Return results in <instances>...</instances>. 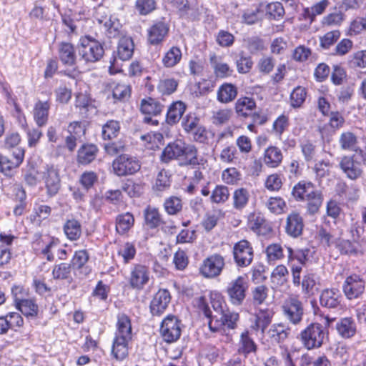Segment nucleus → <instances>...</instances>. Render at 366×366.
<instances>
[{"label":"nucleus","mask_w":366,"mask_h":366,"mask_svg":"<svg viewBox=\"0 0 366 366\" xmlns=\"http://www.w3.org/2000/svg\"><path fill=\"white\" fill-rule=\"evenodd\" d=\"M130 86L126 84H117L112 91L114 99L119 101H125L130 97Z\"/></svg>","instance_id":"e2e57ef3"},{"label":"nucleus","mask_w":366,"mask_h":366,"mask_svg":"<svg viewBox=\"0 0 366 366\" xmlns=\"http://www.w3.org/2000/svg\"><path fill=\"white\" fill-rule=\"evenodd\" d=\"M303 227L302 218L298 213L293 212L287 216L285 229L289 235L297 237L302 234Z\"/></svg>","instance_id":"a211bd4d"},{"label":"nucleus","mask_w":366,"mask_h":366,"mask_svg":"<svg viewBox=\"0 0 366 366\" xmlns=\"http://www.w3.org/2000/svg\"><path fill=\"white\" fill-rule=\"evenodd\" d=\"M350 64L353 67L366 68V50L355 52L351 56Z\"/></svg>","instance_id":"774afa93"},{"label":"nucleus","mask_w":366,"mask_h":366,"mask_svg":"<svg viewBox=\"0 0 366 366\" xmlns=\"http://www.w3.org/2000/svg\"><path fill=\"white\" fill-rule=\"evenodd\" d=\"M164 207L165 211L170 215L177 214L182 209V203L180 198L172 196L166 199Z\"/></svg>","instance_id":"6e6d98bb"},{"label":"nucleus","mask_w":366,"mask_h":366,"mask_svg":"<svg viewBox=\"0 0 366 366\" xmlns=\"http://www.w3.org/2000/svg\"><path fill=\"white\" fill-rule=\"evenodd\" d=\"M306 90L302 86L295 88L290 94L291 105L292 107H300L306 98Z\"/></svg>","instance_id":"0e129e2a"},{"label":"nucleus","mask_w":366,"mask_h":366,"mask_svg":"<svg viewBox=\"0 0 366 366\" xmlns=\"http://www.w3.org/2000/svg\"><path fill=\"white\" fill-rule=\"evenodd\" d=\"M200 119L194 114H188L183 119L182 126L184 131L191 134L201 124Z\"/></svg>","instance_id":"864d4df0"},{"label":"nucleus","mask_w":366,"mask_h":366,"mask_svg":"<svg viewBox=\"0 0 366 366\" xmlns=\"http://www.w3.org/2000/svg\"><path fill=\"white\" fill-rule=\"evenodd\" d=\"M134 216L126 212L119 214L116 218V230L119 234H126L134 225Z\"/></svg>","instance_id":"2f4dec72"},{"label":"nucleus","mask_w":366,"mask_h":366,"mask_svg":"<svg viewBox=\"0 0 366 366\" xmlns=\"http://www.w3.org/2000/svg\"><path fill=\"white\" fill-rule=\"evenodd\" d=\"M186 110L185 104L180 101L172 103L168 108L166 121L169 124L177 123Z\"/></svg>","instance_id":"c85d7f7f"},{"label":"nucleus","mask_w":366,"mask_h":366,"mask_svg":"<svg viewBox=\"0 0 366 366\" xmlns=\"http://www.w3.org/2000/svg\"><path fill=\"white\" fill-rule=\"evenodd\" d=\"M41 175V171L31 162H29L24 170V179L26 183L31 187L36 185Z\"/></svg>","instance_id":"37998d69"},{"label":"nucleus","mask_w":366,"mask_h":366,"mask_svg":"<svg viewBox=\"0 0 366 366\" xmlns=\"http://www.w3.org/2000/svg\"><path fill=\"white\" fill-rule=\"evenodd\" d=\"M98 148L94 144H84L78 150L77 162L87 165L94 161L98 153Z\"/></svg>","instance_id":"412c9836"},{"label":"nucleus","mask_w":366,"mask_h":366,"mask_svg":"<svg viewBox=\"0 0 366 366\" xmlns=\"http://www.w3.org/2000/svg\"><path fill=\"white\" fill-rule=\"evenodd\" d=\"M50 104L48 101H38L34 108V118L38 126L45 125L48 121Z\"/></svg>","instance_id":"bb28decb"},{"label":"nucleus","mask_w":366,"mask_h":366,"mask_svg":"<svg viewBox=\"0 0 366 366\" xmlns=\"http://www.w3.org/2000/svg\"><path fill=\"white\" fill-rule=\"evenodd\" d=\"M297 338L307 350L317 349L327 339V332L321 324L312 322L300 332Z\"/></svg>","instance_id":"7ed1b4c3"},{"label":"nucleus","mask_w":366,"mask_h":366,"mask_svg":"<svg viewBox=\"0 0 366 366\" xmlns=\"http://www.w3.org/2000/svg\"><path fill=\"white\" fill-rule=\"evenodd\" d=\"M269 289L265 285H258L252 290V302L254 305H262L268 296Z\"/></svg>","instance_id":"bf43d9fd"},{"label":"nucleus","mask_w":366,"mask_h":366,"mask_svg":"<svg viewBox=\"0 0 366 366\" xmlns=\"http://www.w3.org/2000/svg\"><path fill=\"white\" fill-rule=\"evenodd\" d=\"M120 129L119 122L115 120L107 122L102 127V135L104 139H111L117 136Z\"/></svg>","instance_id":"3c124183"},{"label":"nucleus","mask_w":366,"mask_h":366,"mask_svg":"<svg viewBox=\"0 0 366 366\" xmlns=\"http://www.w3.org/2000/svg\"><path fill=\"white\" fill-rule=\"evenodd\" d=\"M140 109L144 114L157 115L161 113L162 106L154 99L149 98L142 101Z\"/></svg>","instance_id":"8fccbe9b"},{"label":"nucleus","mask_w":366,"mask_h":366,"mask_svg":"<svg viewBox=\"0 0 366 366\" xmlns=\"http://www.w3.org/2000/svg\"><path fill=\"white\" fill-rule=\"evenodd\" d=\"M282 151L277 147H269L264 151L263 161L268 167L276 168L279 167L282 162Z\"/></svg>","instance_id":"b1692460"},{"label":"nucleus","mask_w":366,"mask_h":366,"mask_svg":"<svg viewBox=\"0 0 366 366\" xmlns=\"http://www.w3.org/2000/svg\"><path fill=\"white\" fill-rule=\"evenodd\" d=\"M171 301L169 292L165 289L159 290L153 297L150 302V311L152 315H162L168 307Z\"/></svg>","instance_id":"4468645a"},{"label":"nucleus","mask_w":366,"mask_h":366,"mask_svg":"<svg viewBox=\"0 0 366 366\" xmlns=\"http://www.w3.org/2000/svg\"><path fill=\"white\" fill-rule=\"evenodd\" d=\"M71 264L66 262L55 264L52 269V277L54 280H66L71 283L73 280L71 277Z\"/></svg>","instance_id":"7c9ffc66"},{"label":"nucleus","mask_w":366,"mask_h":366,"mask_svg":"<svg viewBox=\"0 0 366 366\" xmlns=\"http://www.w3.org/2000/svg\"><path fill=\"white\" fill-rule=\"evenodd\" d=\"M169 31L168 26L159 21L154 24L148 30V41L151 44H158L161 43L167 35Z\"/></svg>","instance_id":"f3484780"},{"label":"nucleus","mask_w":366,"mask_h":366,"mask_svg":"<svg viewBox=\"0 0 366 366\" xmlns=\"http://www.w3.org/2000/svg\"><path fill=\"white\" fill-rule=\"evenodd\" d=\"M290 328L285 324H274L269 329L267 334L272 342H282L288 338Z\"/></svg>","instance_id":"393cba45"},{"label":"nucleus","mask_w":366,"mask_h":366,"mask_svg":"<svg viewBox=\"0 0 366 366\" xmlns=\"http://www.w3.org/2000/svg\"><path fill=\"white\" fill-rule=\"evenodd\" d=\"M146 224L152 229L158 227L162 222L159 210L152 207H147L144 212Z\"/></svg>","instance_id":"ea45409f"},{"label":"nucleus","mask_w":366,"mask_h":366,"mask_svg":"<svg viewBox=\"0 0 366 366\" xmlns=\"http://www.w3.org/2000/svg\"><path fill=\"white\" fill-rule=\"evenodd\" d=\"M224 257L219 254H214L206 258L201 267V273L208 278L218 277L224 267Z\"/></svg>","instance_id":"f8f14e48"},{"label":"nucleus","mask_w":366,"mask_h":366,"mask_svg":"<svg viewBox=\"0 0 366 366\" xmlns=\"http://www.w3.org/2000/svg\"><path fill=\"white\" fill-rule=\"evenodd\" d=\"M59 58L65 66H71L76 62V53L73 45L70 43L62 42L59 44Z\"/></svg>","instance_id":"6ab92c4d"},{"label":"nucleus","mask_w":366,"mask_h":366,"mask_svg":"<svg viewBox=\"0 0 366 366\" xmlns=\"http://www.w3.org/2000/svg\"><path fill=\"white\" fill-rule=\"evenodd\" d=\"M300 285H302V292L309 297L315 295L317 291L316 281L313 274H305Z\"/></svg>","instance_id":"5fc2aeb1"},{"label":"nucleus","mask_w":366,"mask_h":366,"mask_svg":"<svg viewBox=\"0 0 366 366\" xmlns=\"http://www.w3.org/2000/svg\"><path fill=\"white\" fill-rule=\"evenodd\" d=\"M273 312L270 310H259L256 315L254 324L252 327L255 330H261L263 332L272 321Z\"/></svg>","instance_id":"c9c22d12"},{"label":"nucleus","mask_w":366,"mask_h":366,"mask_svg":"<svg viewBox=\"0 0 366 366\" xmlns=\"http://www.w3.org/2000/svg\"><path fill=\"white\" fill-rule=\"evenodd\" d=\"M77 49L81 59L86 63L99 61L104 54L102 44L90 36L80 38Z\"/></svg>","instance_id":"20e7f679"},{"label":"nucleus","mask_w":366,"mask_h":366,"mask_svg":"<svg viewBox=\"0 0 366 366\" xmlns=\"http://www.w3.org/2000/svg\"><path fill=\"white\" fill-rule=\"evenodd\" d=\"M282 312L285 317L293 325H299L303 317L304 308L300 300L295 297L286 300L282 306Z\"/></svg>","instance_id":"9d476101"},{"label":"nucleus","mask_w":366,"mask_h":366,"mask_svg":"<svg viewBox=\"0 0 366 366\" xmlns=\"http://www.w3.org/2000/svg\"><path fill=\"white\" fill-rule=\"evenodd\" d=\"M342 295L339 290L335 288L325 289L320 295V304L328 309H336L341 303Z\"/></svg>","instance_id":"dca6fc26"},{"label":"nucleus","mask_w":366,"mask_h":366,"mask_svg":"<svg viewBox=\"0 0 366 366\" xmlns=\"http://www.w3.org/2000/svg\"><path fill=\"white\" fill-rule=\"evenodd\" d=\"M182 59V51L176 46H172L162 58V63L166 67H173L177 65Z\"/></svg>","instance_id":"09e8293b"},{"label":"nucleus","mask_w":366,"mask_h":366,"mask_svg":"<svg viewBox=\"0 0 366 366\" xmlns=\"http://www.w3.org/2000/svg\"><path fill=\"white\" fill-rule=\"evenodd\" d=\"M256 104L253 99L241 97L235 104V110L238 115L246 117L255 108Z\"/></svg>","instance_id":"e433bc0d"},{"label":"nucleus","mask_w":366,"mask_h":366,"mask_svg":"<svg viewBox=\"0 0 366 366\" xmlns=\"http://www.w3.org/2000/svg\"><path fill=\"white\" fill-rule=\"evenodd\" d=\"M64 231L69 239L76 240L81 234V224L76 219H69L65 223Z\"/></svg>","instance_id":"49530a36"},{"label":"nucleus","mask_w":366,"mask_h":366,"mask_svg":"<svg viewBox=\"0 0 366 366\" xmlns=\"http://www.w3.org/2000/svg\"><path fill=\"white\" fill-rule=\"evenodd\" d=\"M230 193L229 188L222 184L216 185L211 192L210 202L213 204H224L229 198Z\"/></svg>","instance_id":"72a5a7b5"},{"label":"nucleus","mask_w":366,"mask_h":366,"mask_svg":"<svg viewBox=\"0 0 366 366\" xmlns=\"http://www.w3.org/2000/svg\"><path fill=\"white\" fill-rule=\"evenodd\" d=\"M115 337L132 339V328L129 317L124 314L117 316V331Z\"/></svg>","instance_id":"4be33fe9"},{"label":"nucleus","mask_w":366,"mask_h":366,"mask_svg":"<svg viewBox=\"0 0 366 366\" xmlns=\"http://www.w3.org/2000/svg\"><path fill=\"white\" fill-rule=\"evenodd\" d=\"M340 148L343 150H356L357 137L352 132H345L341 134L339 139Z\"/></svg>","instance_id":"de8ad7c7"},{"label":"nucleus","mask_w":366,"mask_h":366,"mask_svg":"<svg viewBox=\"0 0 366 366\" xmlns=\"http://www.w3.org/2000/svg\"><path fill=\"white\" fill-rule=\"evenodd\" d=\"M210 64L217 77L224 78L232 74V69H230L227 63L222 61L221 56L215 54L210 55Z\"/></svg>","instance_id":"cd10ccee"},{"label":"nucleus","mask_w":366,"mask_h":366,"mask_svg":"<svg viewBox=\"0 0 366 366\" xmlns=\"http://www.w3.org/2000/svg\"><path fill=\"white\" fill-rule=\"evenodd\" d=\"M365 283L357 275L347 277L343 284V292L349 300L359 297L365 291Z\"/></svg>","instance_id":"ddd939ff"},{"label":"nucleus","mask_w":366,"mask_h":366,"mask_svg":"<svg viewBox=\"0 0 366 366\" xmlns=\"http://www.w3.org/2000/svg\"><path fill=\"white\" fill-rule=\"evenodd\" d=\"M161 160L168 163L172 160H177L181 167L191 166L194 167L204 164V159L199 156L197 147L191 144L177 140L169 143L163 149Z\"/></svg>","instance_id":"f257e3e1"},{"label":"nucleus","mask_w":366,"mask_h":366,"mask_svg":"<svg viewBox=\"0 0 366 366\" xmlns=\"http://www.w3.org/2000/svg\"><path fill=\"white\" fill-rule=\"evenodd\" d=\"M199 307L204 315L210 319L209 327L211 331L218 332L222 329L224 330L225 328L233 330L236 327L237 322L239 320V315L237 313L226 312L225 313H220L219 317L217 315L212 317V312L206 304L204 297H199Z\"/></svg>","instance_id":"f03ea898"},{"label":"nucleus","mask_w":366,"mask_h":366,"mask_svg":"<svg viewBox=\"0 0 366 366\" xmlns=\"http://www.w3.org/2000/svg\"><path fill=\"white\" fill-rule=\"evenodd\" d=\"M41 174L47 195L55 196L61 187V178L58 168L53 164H46L41 171Z\"/></svg>","instance_id":"0eeeda50"},{"label":"nucleus","mask_w":366,"mask_h":366,"mask_svg":"<svg viewBox=\"0 0 366 366\" xmlns=\"http://www.w3.org/2000/svg\"><path fill=\"white\" fill-rule=\"evenodd\" d=\"M232 254L238 267H247L252 263L254 258L253 247L249 241L242 239L234 244Z\"/></svg>","instance_id":"423d86ee"},{"label":"nucleus","mask_w":366,"mask_h":366,"mask_svg":"<svg viewBox=\"0 0 366 366\" xmlns=\"http://www.w3.org/2000/svg\"><path fill=\"white\" fill-rule=\"evenodd\" d=\"M171 180L168 172L165 169L161 170L156 178L153 189L155 191L162 192L169 188Z\"/></svg>","instance_id":"603ef678"},{"label":"nucleus","mask_w":366,"mask_h":366,"mask_svg":"<svg viewBox=\"0 0 366 366\" xmlns=\"http://www.w3.org/2000/svg\"><path fill=\"white\" fill-rule=\"evenodd\" d=\"M266 254L269 262L280 260L285 257L283 247L278 243L269 244L266 248Z\"/></svg>","instance_id":"4d7b16f0"},{"label":"nucleus","mask_w":366,"mask_h":366,"mask_svg":"<svg viewBox=\"0 0 366 366\" xmlns=\"http://www.w3.org/2000/svg\"><path fill=\"white\" fill-rule=\"evenodd\" d=\"M231 109H223L213 112L212 121L215 125H222L227 123L232 117Z\"/></svg>","instance_id":"052dcab7"},{"label":"nucleus","mask_w":366,"mask_h":366,"mask_svg":"<svg viewBox=\"0 0 366 366\" xmlns=\"http://www.w3.org/2000/svg\"><path fill=\"white\" fill-rule=\"evenodd\" d=\"M248 288L249 281L247 275H239L232 280L228 283L226 290L231 303L237 306L242 305Z\"/></svg>","instance_id":"39448f33"},{"label":"nucleus","mask_w":366,"mask_h":366,"mask_svg":"<svg viewBox=\"0 0 366 366\" xmlns=\"http://www.w3.org/2000/svg\"><path fill=\"white\" fill-rule=\"evenodd\" d=\"M339 167L345 176L351 180L357 179L362 174V163L354 154L342 157Z\"/></svg>","instance_id":"9b49d317"},{"label":"nucleus","mask_w":366,"mask_h":366,"mask_svg":"<svg viewBox=\"0 0 366 366\" xmlns=\"http://www.w3.org/2000/svg\"><path fill=\"white\" fill-rule=\"evenodd\" d=\"M316 192L313 184L310 182L300 181L292 189V194L297 200L305 201Z\"/></svg>","instance_id":"5701e85b"},{"label":"nucleus","mask_w":366,"mask_h":366,"mask_svg":"<svg viewBox=\"0 0 366 366\" xmlns=\"http://www.w3.org/2000/svg\"><path fill=\"white\" fill-rule=\"evenodd\" d=\"M17 302L16 308L21 312L25 316L35 317L38 313V305L34 300L23 299Z\"/></svg>","instance_id":"c03bdc74"},{"label":"nucleus","mask_w":366,"mask_h":366,"mask_svg":"<svg viewBox=\"0 0 366 366\" xmlns=\"http://www.w3.org/2000/svg\"><path fill=\"white\" fill-rule=\"evenodd\" d=\"M182 332L181 321L174 315H167L162 322L160 334L167 342H176Z\"/></svg>","instance_id":"6e6552de"},{"label":"nucleus","mask_w":366,"mask_h":366,"mask_svg":"<svg viewBox=\"0 0 366 366\" xmlns=\"http://www.w3.org/2000/svg\"><path fill=\"white\" fill-rule=\"evenodd\" d=\"M287 252L289 264L295 262L297 265L302 267L308 259L310 249H302L293 251L292 248L287 247Z\"/></svg>","instance_id":"a18cd8bd"},{"label":"nucleus","mask_w":366,"mask_h":366,"mask_svg":"<svg viewBox=\"0 0 366 366\" xmlns=\"http://www.w3.org/2000/svg\"><path fill=\"white\" fill-rule=\"evenodd\" d=\"M264 218L259 212H253L248 216V227L256 232H259L264 224Z\"/></svg>","instance_id":"69168bd1"},{"label":"nucleus","mask_w":366,"mask_h":366,"mask_svg":"<svg viewBox=\"0 0 366 366\" xmlns=\"http://www.w3.org/2000/svg\"><path fill=\"white\" fill-rule=\"evenodd\" d=\"M286 206L285 202L283 199L279 197H270L266 202L267 209L275 214H281L283 212Z\"/></svg>","instance_id":"680f3d73"},{"label":"nucleus","mask_w":366,"mask_h":366,"mask_svg":"<svg viewBox=\"0 0 366 366\" xmlns=\"http://www.w3.org/2000/svg\"><path fill=\"white\" fill-rule=\"evenodd\" d=\"M256 350L257 345L249 335V332H243L240 335L238 352L247 355L249 353L255 352Z\"/></svg>","instance_id":"4c0bfd02"},{"label":"nucleus","mask_w":366,"mask_h":366,"mask_svg":"<svg viewBox=\"0 0 366 366\" xmlns=\"http://www.w3.org/2000/svg\"><path fill=\"white\" fill-rule=\"evenodd\" d=\"M149 271L142 264H135L131 269L129 284L134 289L141 290L148 282Z\"/></svg>","instance_id":"2eb2a0df"},{"label":"nucleus","mask_w":366,"mask_h":366,"mask_svg":"<svg viewBox=\"0 0 366 366\" xmlns=\"http://www.w3.org/2000/svg\"><path fill=\"white\" fill-rule=\"evenodd\" d=\"M134 48V42L130 37H122L118 44V57L122 61L129 60L133 55Z\"/></svg>","instance_id":"c756f323"},{"label":"nucleus","mask_w":366,"mask_h":366,"mask_svg":"<svg viewBox=\"0 0 366 366\" xmlns=\"http://www.w3.org/2000/svg\"><path fill=\"white\" fill-rule=\"evenodd\" d=\"M233 207L237 210L243 209L248 204L249 193L245 188H239L233 193Z\"/></svg>","instance_id":"79ce46f5"},{"label":"nucleus","mask_w":366,"mask_h":366,"mask_svg":"<svg viewBox=\"0 0 366 366\" xmlns=\"http://www.w3.org/2000/svg\"><path fill=\"white\" fill-rule=\"evenodd\" d=\"M89 259V254L86 250H79L75 252L72 259V265L74 267L81 270L85 276L91 272V269L85 266Z\"/></svg>","instance_id":"58836bf2"},{"label":"nucleus","mask_w":366,"mask_h":366,"mask_svg":"<svg viewBox=\"0 0 366 366\" xmlns=\"http://www.w3.org/2000/svg\"><path fill=\"white\" fill-rule=\"evenodd\" d=\"M132 340L115 337L113 341L112 355L117 360H124L128 355L129 343Z\"/></svg>","instance_id":"a878e982"},{"label":"nucleus","mask_w":366,"mask_h":366,"mask_svg":"<svg viewBox=\"0 0 366 366\" xmlns=\"http://www.w3.org/2000/svg\"><path fill=\"white\" fill-rule=\"evenodd\" d=\"M244 45L252 54H256L266 49L264 41L257 36L247 37L244 39Z\"/></svg>","instance_id":"a19ab883"},{"label":"nucleus","mask_w":366,"mask_h":366,"mask_svg":"<svg viewBox=\"0 0 366 366\" xmlns=\"http://www.w3.org/2000/svg\"><path fill=\"white\" fill-rule=\"evenodd\" d=\"M337 333L343 338H350L357 332V326L355 320L351 317H344L336 323Z\"/></svg>","instance_id":"aec40b11"},{"label":"nucleus","mask_w":366,"mask_h":366,"mask_svg":"<svg viewBox=\"0 0 366 366\" xmlns=\"http://www.w3.org/2000/svg\"><path fill=\"white\" fill-rule=\"evenodd\" d=\"M177 85L174 79H164L159 81L157 89L162 95H169L176 91Z\"/></svg>","instance_id":"13d9d810"},{"label":"nucleus","mask_w":366,"mask_h":366,"mask_svg":"<svg viewBox=\"0 0 366 366\" xmlns=\"http://www.w3.org/2000/svg\"><path fill=\"white\" fill-rule=\"evenodd\" d=\"M237 94V88L232 84H224L218 89L217 99L222 103H228L234 100Z\"/></svg>","instance_id":"f704fd0d"},{"label":"nucleus","mask_w":366,"mask_h":366,"mask_svg":"<svg viewBox=\"0 0 366 366\" xmlns=\"http://www.w3.org/2000/svg\"><path fill=\"white\" fill-rule=\"evenodd\" d=\"M238 152L233 146H227L222 149L219 154V159L222 162L227 164L234 163Z\"/></svg>","instance_id":"338daca9"},{"label":"nucleus","mask_w":366,"mask_h":366,"mask_svg":"<svg viewBox=\"0 0 366 366\" xmlns=\"http://www.w3.org/2000/svg\"><path fill=\"white\" fill-rule=\"evenodd\" d=\"M82 14L68 10L61 15L62 22L66 26L69 31L71 33L76 32L78 25L81 20Z\"/></svg>","instance_id":"473e14b6"},{"label":"nucleus","mask_w":366,"mask_h":366,"mask_svg":"<svg viewBox=\"0 0 366 366\" xmlns=\"http://www.w3.org/2000/svg\"><path fill=\"white\" fill-rule=\"evenodd\" d=\"M112 167L117 176H127L137 172L141 168V164L136 157L122 154L114 160Z\"/></svg>","instance_id":"1a4fd4ad"}]
</instances>
